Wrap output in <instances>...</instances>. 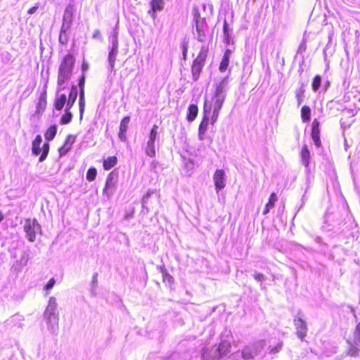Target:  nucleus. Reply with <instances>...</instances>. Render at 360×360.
Here are the masks:
<instances>
[{
	"instance_id": "f257e3e1",
	"label": "nucleus",
	"mask_w": 360,
	"mask_h": 360,
	"mask_svg": "<svg viewBox=\"0 0 360 360\" xmlns=\"http://www.w3.org/2000/svg\"><path fill=\"white\" fill-rule=\"evenodd\" d=\"M224 87L222 83L217 84L215 91L210 102L205 101L204 103L203 112L207 114L213 111L212 123L218 118L219 111L225 100Z\"/></svg>"
},
{
	"instance_id": "f03ea898",
	"label": "nucleus",
	"mask_w": 360,
	"mask_h": 360,
	"mask_svg": "<svg viewBox=\"0 0 360 360\" xmlns=\"http://www.w3.org/2000/svg\"><path fill=\"white\" fill-rule=\"evenodd\" d=\"M208 52V47L202 46L198 52V56L193 61L191 65V74L193 79L195 82L200 78L207 58Z\"/></svg>"
},
{
	"instance_id": "7ed1b4c3",
	"label": "nucleus",
	"mask_w": 360,
	"mask_h": 360,
	"mask_svg": "<svg viewBox=\"0 0 360 360\" xmlns=\"http://www.w3.org/2000/svg\"><path fill=\"white\" fill-rule=\"evenodd\" d=\"M78 95L77 88L75 85H72L71 91L68 95L67 107L65 110V114L61 117L60 123L61 124H67L70 123L72 119V114L70 108L73 106Z\"/></svg>"
},
{
	"instance_id": "20e7f679",
	"label": "nucleus",
	"mask_w": 360,
	"mask_h": 360,
	"mask_svg": "<svg viewBox=\"0 0 360 360\" xmlns=\"http://www.w3.org/2000/svg\"><path fill=\"white\" fill-rule=\"evenodd\" d=\"M42 142L41 136L38 134L35 136L34 139L32 143V153L34 155H39V161L43 162L46 160L49 152V143L45 142L42 148H40V145Z\"/></svg>"
},
{
	"instance_id": "39448f33",
	"label": "nucleus",
	"mask_w": 360,
	"mask_h": 360,
	"mask_svg": "<svg viewBox=\"0 0 360 360\" xmlns=\"http://www.w3.org/2000/svg\"><path fill=\"white\" fill-rule=\"evenodd\" d=\"M40 229L41 226L35 219H26L25 224L24 225V231L27 233L28 240L30 241H34L36 238V233L37 232L39 231Z\"/></svg>"
},
{
	"instance_id": "423d86ee",
	"label": "nucleus",
	"mask_w": 360,
	"mask_h": 360,
	"mask_svg": "<svg viewBox=\"0 0 360 360\" xmlns=\"http://www.w3.org/2000/svg\"><path fill=\"white\" fill-rule=\"evenodd\" d=\"M117 175L115 174L113 172H111L108 174L105 187L103 189V192L106 193L108 195H112L113 191L117 187Z\"/></svg>"
},
{
	"instance_id": "0eeeda50",
	"label": "nucleus",
	"mask_w": 360,
	"mask_h": 360,
	"mask_svg": "<svg viewBox=\"0 0 360 360\" xmlns=\"http://www.w3.org/2000/svg\"><path fill=\"white\" fill-rule=\"evenodd\" d=\"M56 306L53 304H49L46 311L45 316H46L48 323L51 328L58 325V316L55 313Z\"/></svg>"
},
{
	"instance_id": "6e6552de",
	"label": "nucleus",
	"mask_w": 360,
	"mask_h": 360,
	"mask_svg": "<svg viewBox=\"0 0 360 360\" xmlns=\"http://www.w3.org/2000/svg\"><path fill=\"white\" fill-rule=\"evenodd\" d=\"M320 129L319 122L317 119H314L311 126V139L314 141L316 146L320 148L321 146V141L320 139Z\"/></svg>"
},
{
	"instance_id": "1a4fd4ad",
	"label": "nucleus",
	"mask_w": 360,
	"mask_h": 360,
	"mask_svg": "<svg viewBox=\"0 0 360 360\" xmlns=\"http://www.w3.org/2000/svg\"><path fill=\"white\" fill-rule=\"evenodd\" d=\"M165 1L164 0H151L150 2V9L148 13L153 18H156V12L160 11L164 8Z\"/></svg>"
},
{
	"instance_id": "9d476101",
	"label": "nucleus",
	"mask_w": 360,
	"mask_h": 360,
	"mask_svg": "<svg viewBox=\"0 0 360 360\" xmlns=\"http://www.w3.org/2000/svg\"><path fill=\"white\" fill-rule=\"evenodd\" d=\"M225 173L223 169H217L214 174V181L217 192L225 186Z\"/></svg>"
},
{
	"instance_id": "9b49d317",
	"label": "nucleus",
	"mask_w": 360,
	"mask_h": 360,
	"mask_svg": "<svg viewBox=\"0 0 360 360\" xmlns=\"http://www.w3.org/2000/svg\"><path fill=\"white\" fill-rule=\"evenodd\" d=\"M75 140V137L72 135H68L65 137L64 143L58 148L60 156L65 155L70 151Z\"/></svg>"
},
{
	"instance_id": "f8f14e48",
	"label": "nucleus",
	"mask_w": 360,
	"mask_h": 360,
	"mask_svg": "<svg viewBox=\"0 0 360 360\" xmlns=\"http://www.w3.org/2000/svg\"><path fill=\"white\" fill-rule=\"evenodd\" d=\"M74 65V56L72 53H68L63 58L59 68L72 71Z\"/></svg>"
},
{
	"instance_id": "ddd939ff",
	"label": "nucleus",
	"mask_w": 360,
	"mask_h": 360,
	"mask_svg": "<svg viewBox=\"0 0 360 360\" xmlns=\"http://www.w3.org/2000/svg\"><path fill=\"white\" fill-rule=\"evenodd\" d=\"M295 324L297 329V335L298 338L303 340L307 334V324L305 321L302 319H297L295 320Z\"/></svg>"
},
{
	"instance_id": "4468645a",
	"label": "nucleus",
	"mask_w": 360,
	"mask_h": 360,
	"mask_svg": "<svg viewBox=\"0 0 360 360\" xmlns=\"http://www.w3.org/2000/svg\"><path fill=\"white\" fill-rule=\"evenodd\" d=\"M130 117L125 116L122 118L120 122V128H119V138L122 141H126V132L128 129V125L130 122Z\"/></svg>"
},
{
	"instance_id": "2eb2a0df",
	"label": "nucleus",
	"mask_w": 360,
	"mask_h": 360,
	"mask_svg": "<svg viewBox=\"0 0 360 360\" xmlns=\"http://www.w3.org/2000/svg\"><path fill=\"white\" fill-rule=\"evenodd\" d=\"M72 75V71L59 68L58 79H57L58 85L61 86L64 83L68 82L71 78Z\"/></svg>"
},
{
	"instance_id": "dca6fc26",
	"label": "nucleus",
	"mask_w": 360,
	"mask_h": 360,
	"mask_svg": "<svg viewBox=\"0 0 360 360\" xmlns=\"http://www.w3.org/2000/svg\"><path fill=\"white\" fill-rule=\"evenodd\" d=\"M231 349V344L227 340H224L219 342L217 352H218V357L221 358L225 355H226Z\"/></svg>"
},
{
	"instance_id": "f3484780",
	"label": "nucleus",
	"mask_w": 360,
	"mask_h": 360,
	"mask_svg": "<svg viewBox=\"0 0 360 360\" xmlns=\"http://www.w3.org/2000/svg\"><path fill=\"white\" fill-rule=\"evenodd\" d=\"M209 124V117L207 114L204 113L202 119L200 123L198 129V134L200 139H203V136L207 129Z\"/></svg>"
},
{
	"instance_id": "a211bd4d",
	"label": "nucleus",
	"mask_w": 360,
	"mask_h": 360,
	"mask_svg": "<svg viewBox=\"0 0 360 360\" xmlns=\"http://www.w3.org/2000/svg\"><path fill=\"white\" fill-rule=\"evenodd\" d=\"M117 47H118L117 41L115 40L113 41L112 46L109 51L108 58V62L112 68L115 65L116 56L117 53Z\"/></svg>"
},
{
	"instance_id": "6ab92c4d",
	"label": "nucleus",
	"mask_w": 360,
	"mask_h": 360,
	"mask_svg": "<svg viewBox=\"0 0 360 360\" xmlns=\"http://www.w3.org/2000/svg\"><path fill=\"white\" fill-rule=\"evenodd\" d=\"M231 53V51L230 49H226L225 51L222 60L219 67V70L220 72H224L227 70V68L229 64Z\"/></svg>"
},
{
	"instance_id": "aec40b11",
	"label": "nucleus",
	"mask_w": 360,
	"mask_h": 360,
	"mask_svg": "<svg viewBox=\"0 0 360 360\" xmlns=\"http://www.w3.org/2000/svg\"><path fill=\"white\" fill-rule=\"evenodd\" d=\"M68 99L65 94H63L57 96L53 102V106L57 110H61L65 103L67 104Z\"/></svg>"
},
{
	"instance_id": "412c9836",
	"label": "nucleus",
	"mask_w": 360,
	"mask_h": 360,
	"mask_svg": "<svg viewBox=\"0 0 360 360\" xmlns=\"http://www.w3.org/2000/svg\"><path fill=\"white\" fill-rule=\"evenodd\" d=\"M198 113V106L195 104L189 105V106L188 108V113H187V116H186L187 120L188 122L193 121L196 118Z\"/></svg>"
},
{
	"instance_id": "4be33fe9",
	"label": "nucleus",
	"mask_w": 360,
	"mask_h": 360,
	"mask_svg": "<svg viewBox=\"0 0 360 360\" xmlns=\"http://www.w3.org/2000/svg\"><path fill=\"white\" fill-rule=\"evenodd\" d=\"M278 201V197L275 193H271L268 202L265 205V209L263 212V214H266L270 210L273 209L275 206V203Z\"/></svg>"
},
{
	"instance_id": "5701e85b",
	"label": "nucleus",
	"mask_w": 360,
	"mask_h": 360,
	"mask_svg": "<svg viewBox=\"0 0 360 360\" xmlns=\"http://www.w3.org/2000/svg\"><path fill=\"white\" fill-rule=\"evenodd\" d=\"M301 158L303 165L307 167L309 165L310 160V152L308 150L307 146L304 145L302 146L301 150Z\"/></svg>"
},
{
	"instance_id": "b1692460",
	"label": "nucleus",
	"mask_w": 360,
	"mask_h": 360,
	"mask_svg": "<svg viewBox=\"0 0 360 360\" xmlns=\"http://www.w3.org/2000/svg\"><path fill=\"white\" fill-rule=\"evenodd\" d=\"M117 163V158L116 156H110L103 160V167L105 170H110L114 167Z\"/></svg>"
},
{
	"instance_id": "393cba45",
	"label": "nucleus",
	"mask_w": 360,
	"mask_h": 360,
	"mask_svg": "<svg viewBox=\"0 0 360 360\" xmlns=\"http://www.w3.org/2000/svg\"><path fill=\"white\" fill-rule=\"evenodd\" d=\"M347 342L349 345V347L346 351V354L351 357L358 356L360 349L354 345L351 340H347Z\"/></svg>"
},
{
	"instance_id": "a878e982",
	"label": "nucleus",
	"mask_w": 360,
	"mask_h": 360,
	"mask_svg": "<svg viewBox=\"0 0 360 360\" xmlns=\"http://www.w3.org/2000/svg\"><path fill=\"white\" fill-rule=\"evenodd\" d=\"M301 119L303 122H307L311 117V108L308 105H303L300 111Z\"/></svg>"
},
{
	"instance_id": "bb28decb",
	"label": "nucleus",
	"mask_w": 360,
	"mask_h": 360,
	"mask_svg": "<svg viewBox=\"0 0 360 360\" xmlns=\"http://www.w3.org/2000/svg\"><path fill=\"white\" fill-rule=\"evenodd\" d=\"M57 133V126L56 124L50 126L44 134L45 139L49 141L54 139Z\"/></svg>"
},
{
	"instance_id": "cd10ccee",
	"label": "nucleus",
	"mask_w": 360,
	"mask_h": 360,
	"mask_svg": "<svg viewBox=\"0 0 360 360\" xmlns=\"http://www.w3.org/2000/svg\"><path fill=\"white\" fill-rule=\"evenodd\" d=\"M47 104L46 91H44L40 96L37 105V112H44Z\"/></svg>"
},
{
	"instance_id": "c85d7f7f",
	"label": "nucleus",
	"mask_w": 360,
	"mask_h": 360,
	"mask_svg": "<svg viewBox=\"0 0 360 360\" xmlns=\"http://www.w3.org/2000/svg\"><path fill=\"white\" fill-rule=\"evenodd\" d=\"M321 77L319 75L314 76V78L312 79V82H311V88L314 91H316L319 89V87L321 86Z\"/></svg>"
},
{
	"instance_id": "c756f323",
	"label": "nucleus",
	"mask_w": 360,
	"mask_h": 360,
	"mask_svg": "<svg viewBox=\"0 0 360 360\" xmlns=\"http://www.w3.org/2000/svg\"><path fill=\"white\" fill-rule=\"evenodd\" d=\"M97 175V171L95 167H90L86 172V179L89 181H93L95 180Z\"/></svg>"
},
{
	"instance_id": "7c9ffc66",
	"label": "nucleus",
	"mask_w": 360,
	"mask_h": 360,
	"mask_svg": "<svg viewBox=\"0 0 360 360\" xmlns=\"http://www.w3.org/2000/svg\"><path fill=\"white\" fill-rule=\"evenodd\" d=\"M146 152L150 157L155 156V142L148 141Z\"/></svg>"
},
{
	"instance_id": "2f4dec72",
	"label": "nucleus",
	"mask_w": 360,
	"mask_h": 360,
	"mask_svg": "<svg viewBox=\"0 0 360 360\" xmlns=\"http://www.w3.org/2000/svg\"><path fill=\"white\" fill-rule=\"evenodd\" d=\"M79 104L80 116L82 117L84 113L85 106L84 92H80Z\"/></svg>"
},
{
	"instance_id": "473e14b6",
	"label": "nucleus",
	"mask_w": 360,
	"mask_h": 360,
	"mask_svg": "<svg viewBox=\"0 0 360 360\" xmlns=\"http://www.w3.org/2000/svg\"><path fill=\"white\" fill-rule=\"evenodd\" d=\"M158 125L155 124L153 126L150 132V138L148 141L155 142L157 134H158Z\"/></svg>"
},
{
	"instance_id": "72a5a7b5",
	"label": "nucleus",
	"mask_w": 360,
	"mask_h": 360,
	"mask_svg": "<svg viewBox=\"0 0 360 360\" xmlns=\"http://www.w3.org/2000/svg\"><path fill=\"white\" fill-rule=\"evenodd\" d=\"M354 342L360 343V322L357 323L354 331Z\"/></svg>"
},
{
	"instance_id": "f704fd0d",
	"label": "nucleus",
	"mask_w": 360,
	"mask_h": 360,
	"mask_svg": "<svg viewBox=\"0 0 360 360\" xmlns=\"http://www.w3.org/2000/svg\"><path fill=\"white\" fill-rule=\"evenodd\" d=\"M163 281L167 283L168 285H172L174 282L173 277L169 274L167 271L163 273Z\"/></svg>"
},
{
	"instance_id": "c9c22d12",
	"label": "nucleus",
	"mask_w": 360,
	"mask_h": 360,
	"mask_svg": "<svg viewBox=\"0 0 360 360\" xmlns=\"http://www.w3.org/2000/svg\"><path fill=\"white\" fill-rule=\"evenodd\" d=\"M223 31H224V36H225V40H226V43L229 44L230 36L229 34V27H228V24H227L226 21H224V22Z\"/></svg>"
},
{
	"instance_id": "e433bc0d",
	"label": "nucleus",
	"mask_w": 360,
	"mask_h": 360,
	"mask_svg": "<svg viewBox=\"0 0 360 360\" xmlns=\"http://www.w3.org/2000/svg\"><path fill=\"white\" fill-rule=\"evenodd\" d=\"M181 49L183 50V58H184V60H186V57H187L188 46V41L184 40L181 43Z\"/></svg>"
},
{
	"instance_id": "4c0bfd02",
	"label": "nucleus",
	"mask_w": 360,
	"mask_h": 360,
	"mask_svg": "<svg viewBox=\"0 0 360 360\" xmlns=\"http://www.w3.org/2000/svg\"><path fill=\"white\" fill-rule=\"evenodd\" d=\"M84 82H85V75L84 73L82 74L81 77L79 79L78 85L80 89V92H84Z\"/></svg>"
},
{
	"instance_id": "58836bf2",
	"label": "nucleus",
	"mask_w": 360,
	"mask_h": 360,
	"mask_svg": "<svg viewBox=\"0 0 360 360\" xmlns=\"http://www.w3.org/2000/svg\"><path fill=\"white\" fill-rule=\"evenodd\" d=\"M55 283H56V281H55V279H54L53 278H51V279L48 281V283H46V285H45V289H46V290H49L51 289V288L53 287V285H55Z\"/></svg>"
},
{
	"instance_id": "ea45409f",
	"label": "nucleus",
	"mask_w": 360,
	"mask_h": 360,
	"mask_svg": "<svg viewBox=\"0 0 360 360\" xmlns=\"http://www.w3.org/2000/svg\"><path fill=\"white\" fill-rule=\"evenodd\" d=\"M253 277L258 281H262L264 279V276L262 273L259 272H255Z\"/></svg>"
},
{
	"instance_id": "a19ab883",
	"label": "nucleus",
	"mask_w": 360,
	"mask_h": 360,
	"mask_svg": "<svg viewBox=\"0 0 360 360\" xmlns=\"http://www.w3.org/2000/svg\"><path fill=\"white\" fill-rule=\"evenodd\" d=\"M39 8V4H37L35 6H34L33 7L30 8L28 11H27V13L29 14H33Z\"/></svg>"
},
{
	"instance_id": "79ce46f5",
	"label": "nucleus",
	"mask_w": 360,
	"mask_h": 360,
	"mask_svg": "<svg viewBox=\"0 0 360 360\" xmlns=\"http://www.w3.org/2000/svg\"><path fill=\"white\" fill-rule=\"evenodd\" d=\"M92 37H93L94 39H101V34L100 30H94Z\"/></svg>"
},
{
	"instance_id": "37998d69",
	"label": "nucleus",
	"mask_w": 360,
	"mask_h": 360,
	"mask_svg": "<svg viewBox=\"0 0 360 360\" xmlns=\"http://www.w3.org/2000/svg\"><path fill=\"white\" fill-rule=\"evenodd\" d=\"M88 68H89L88 64L85 62H83L82 64V70L84 72V71L87 70Z\"/></svg>"
},
{
	"instance_id": "c03bdc74",
	"label": "nucleus",
	"mask_w": 360,
	"mask_h": 360,
	"mask_svg": "<svg viewBox=\"0 0 360 360\" xmlns=\"http://www.w3.org/2000/svg\"><path fill=\"white\" fill-rule=\"evenodd\" d=\"M199 18H200V14H199L198 11H196V12L195 13V18L196 24H198Z\"/></svg>"
},
{
	"instance_id": "a18cd8bd",
	"label": "nucleus",
	"mask_w": 360,
	"mask_h": 360,
	"mask_svg": "<svg viewBox=\"0 0 360 360\" xmlns=\"http://www.w3.org/2000/svg\"><path fill=\"white\" fill-rule=\"evenodd\" d=\"M4 219V215L3 214L1 213V212L0 211V222Z\"/></svg>"
},
{
	"instance_id": "49530a36",
	"label": "nucleus",
	"mask_w": 360,
	"mask_h": 360,
	"mask_svg": "<svg viewBox=\"0 0 360 360\" xmlns=\"http://www.w3.org/2000/svg\"><path fill=\"white\" fill-rule=\"evenodd\" d=\"M245 358H250V354H245V356H244Z\"/></svg>"
},
{
	"instance_id": "de8ad7c7",
	"label": "nucleus",
	"mask_w": 360,
	"mask_h": 360,
	"mask_svg": "<svg viewBox=\"0 0 360 360\" xmlns=\"http://www.w3.org/2000/svg\"><path fill=\"white\" fill-rule=\"evenodd\" d=\"M301 103V100L298 99V104L300 105Z\"/></svg>"
}]
</instances>
